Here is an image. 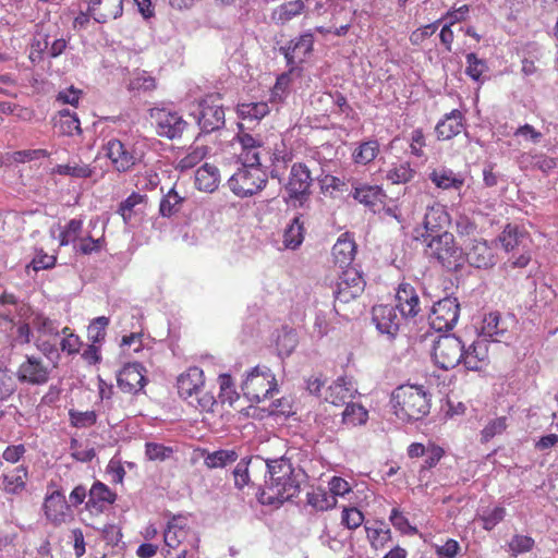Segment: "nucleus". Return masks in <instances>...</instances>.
<instances>
[{"mask_svg":"<svg viewBox=\"0 0 558 558\" xmlns=\"http://www.w3.org/2000/svg\"><path fill=\"white\" fill-rule=\"evenodd\" d=\"M56 487L48 492L44 498L43 512L46 520L53 526H60L73 520L74 513L71 505L65 499L63 492L57 487L53 482L48 484V488Z\"/></svg>","mask_w":558,"mask_h":558,"instance_id":"6e6552de","label":"nucleus"},{"mask_svg":"<svg viewBox=\"0 0 558 558\" xmlns=\"http://www.w3.org/2000/svg\"><path fill=\"white\" fill-rule=\"evenodd\" d=\"M306 497L307 504L317 511H326L337 505L335 496L322 487L313 488Z\"/></svg>","mask_w":558,"mask_h":558,"instance_id":"ea45409f","label":"nucleus"},{"mask_svg":"<svg viewBox=\"0 0 558 558\" xmlns=\"http://www.w3.org/2000/svg\"><path fill=\"white\" fill-rule=\"evenodd\" d=\"M53 172L60 175H69L72 178L87 179L94 173L93 169L85 163L74 162L73 165H57Z\"/></svg>","mask_w":558,"mask_h":558,"instance_id":"de8ad7c7","label":"nucleus"},{"mask_svg":"<svg viewBox=\"0 0 558 558\" xmlns=\"http://www.w3.org/2000/svg\"><path fill=\"white\" fill-rule=\"evenodd\" d=\"M196 118L201 130L205 133L222 128L225 125V110L220 95L211 94L204 97L198 102Z\"/></svg>","mask_w":558,"mask_h":558,"instance_id":"9b49d317","label":"nucleus"},{"mask_svg":"<svg viewBox=\"0 0 558 558\" xmlns=\"http://www.w3.org/2000/svg\"><path fill=\"white\" fill-rule=\"evenodd\" d=\"M364 529L369 546L375 551L385 549L392 541L391 530L383 521H368L364 525Z\"/></svg>","mask_w":558,"mask_h":558,"instance_id":"c85d7f7f","label":"nucleus"},{"mask_svg":"<svg viewBox=\"0 0 558 558\" xmlns=\"http://www.w3.org/2000/svg\"><path fill=\"white\" fill-rule=\"evenodd\" d=\"M312 185L313 178L308 167L303 162L293 163L284 185L289 199L302 206L312 193Z\"/></svg>","mask_w":558,"mask_h":558,"instance_id":"9d476101","label":"nucleus"},{"mask_svg":"<svg viewBox=\"0 0 558 558\" xmlns=\"http://www.w3.org/2000/svg\"><path fill=\"white\" fill-rule=\"evenodd\" d=\"M179 396L184 400L195 398L193 404L199 412H213L217 401L213 393L205 391V375L202 368L191 366L177 378Z\"/></svg>","mask_w":558,"mask_h":558,"instance_id":"20e7f679","label":"nucleus"},{"mask_svg":"<svg viewBox=\"0 0 558 558\" xmlns=\"http://www.w3.org/2000/svg\"><path fill=\"white\" fill-rule=\"evenodd\" d=\"M277 389L274 374L268 368L256 366L246 377L242 385L244 396L252 402H260L270 397Z\"/></svg>","mask_w":558,"mask_h":558,"instance_id":"0eeeda50","label":"nucleus"},{"mask_svg":"<svg viewBox=\"0 0 558 558\" xmlns=\"http://www.w3.org/2000/svg\"><path fill=\"white\" fill-rule=\"evenodd\" d=\"M110 324L109 317L99 316L94 318L87 328V338L93 343H100L105 340L107 328Z\"/></svg>","mask_w":558,"mask_h":558,"instance_id":"8fccbe9b","label":"nucleus"},{"mask_svg":"<svg viewBox=\"0 0 558 558\" xmlns=\"http://www.w3.org/2000/svg\"><path fill=\"white\" fill-rule=\"evenodd\" d=\"M352 195L359 203L371 208L383 204L386 198V193L380 186L369 184L355 186Z\"/></svg>","mask_w":558,"mask_h":558,"instance_id":"f704fd0d","label":"nucleus"},{"mask_svg":"<svg viewBox=\"0 0 558 558\" xmlns=\"http://www.w3.org/2000/svg\"><path fill=\"white\" fill-rule=\"evenodd\" d=\"M88 12L98 23H107L122 15L123 0H89Z\"/></svg>","mask_w":558,"mask_h":558,"instance_id":"bb28decb","label":"nucleus"},{"mask_svg":"<svg viewBox=\"0 0 558 558\" xmlns=\"http://www.w3.org/2000/svg\"><path fill=\"white\" fill-rule=\"evenodd\" d=\"M150 117L155 121L157 134L169 140L180 138L189 126L178 112L166 108L153 109Z\"/></svg>","mask_w":558,"mask_h":558,"instance_id":"4468645a","label":"nucleus"},{"mask_svg":"<svg viewBox=\"0 0 558 558\" xmlns=\"http://www.w3.org/2000/svg\"><path fill=\"white\" fill-rule=\"evenodd\" d=\"M535 545L534 539L527 535L515 534L509 542V550L512 556L531 551Z\"/></svg>","mask_w":558,"mask_h":558,"instance_id":"0e129e2a","label":"nucleus"},{"mask_svg":"<svg viewBox=\"0 0 558 558\" xmlns=\"http://www.w3.org/2000/svg\"><path fill=\"white\" fill-rule=\"evenodd\" d=\"M207 155V148L205 146H197L192 148L189 154L180 159L178 168L186 170L195 167Z\"/></svg>","mask_w":558,"mask_h":558,"instance_id":"338daca9","label":"nucleus"},{"mask_svg":"<svg viewBox=\"0 0 558 558\" xmlns=\"http://www.w3.org/2000/svg\"><path fill=\"white\" fill-rule=\"evenodd\" d=\"M481 330L483 336L500 342L507 332V326L498 312H492L484 316Z\"/></svg>","mask_w":558,"mask_h":558,"instance_id":"c9c22d12","label":"nucleus"},{"mask_svg":"<svg viewBox=\"0 0 558 558\" xmlns=\"http://www.w3.org/2000/svg\"><path fill=\"white\" fill-rule=\"evenodd\" d=\"M185 197L180 195L174 186L171 187L160 199V216L166 218L174 216L182 209Z\"/></svg>","mask_w":558,"mask_h":558,"instance_id":"58836bf2","label":"nucleus"},{"mask_svg":"<svg viewBox=\"0 0 558 558\" xmlns=\"http://www.w3.org/2000/svg\"><path fill=\"white\" fill-rule=\"evenodd\" d=\"M19 379L33 385H43L49 379L48 367L45 366L40 359L27 356L20 365L17 372Z\"/></svg>","mask_w":558,"mask_h":558,"instance_id":"393cba45","label":"nucleus"},{"mask_svg":"<svg viewBox=\"0 0 558 558\" xmlns=\"http://www.w3.org/2000/svg\"><path fill=\"white\" fill-rule=\"evenodd\" d=\"M218 383L220 386L219 398L221 399V402H228L229 404H232L234 401L239 399V395L234 389V383L231 375H219Z\"/></svg>","mask_w":558,"mask_h":558,"instance_id":"5fc2aeb1","label":"nucleus"},{"mask_svg":"<svg viewBox=\"0 0 558 558\" xmlns=\"http://www.w3.org/2000/svg\"><path fill=\"white\" fill-rule=\"evenodd\" d=\"M395 414L403 420H420L429 413L430 399L423 386L401 385L391 395Z\"/></svg>","mask_w":558,"mask_h":558,"instance_id":"7ed1b4c3","label":"nucleus"},{"mask_svg":"<svg viewBox=\"0 0 558 558\" xmlns=\"http://www.w3.org/2000/svg\"><path fill=\"white\" fill-rule=\"evenodd\" d=\"M234 136V144L239 145L236 154L242 166H258L269 170L271 178L280 179L288 163L292 160V151L279 136L267 137L253 135L243 130L242 124Z\"/></svg>","mask_w":558,"mask_h":558,"instance_id":"f257e3e1","label":"nucleus"},{"mask_svg":"<svg viewBox=\"0 0 558 558\" xmlns=\"http://www.w3.org/2000/svg\"><path fill=\"white\" fill-rule=\"evenodd\" d=\"M368 418L367 410L361 404L349 402L342 412V423L347 426H357L365 424Z\"/></svg>","mask_w":558,"mask_h":558,"instance_id":"37998d69","label":"nucleus"},{"mask_svg":"<svg viewBox=\"0 0 558 558\" xmlns=\"http://www.w3.org/2000/svg\"><path fill=\"white\" fill-rule=\"evenodd\" d=\"M173 453L171 447L165 446L157 442L145 444V456L149 461H165L169 459Z\"/></svg>","mask_w":558,"mask_h":558,"instance_id":"4d7b16f0","label":"nucleus"},{"mask_svg":"<svg viewBox=\"0 0 558 558\" xmlns=\"http://www.w3.org/2000/svg\"><path fill=\"white\" fill-rule=\"evenodd\" d=\"M429 180L441 190L459 191L464 184L463 177L448 168L434 169L429 173Z\"/></svg>","mask_w":558,"mask_h":558,"instance_id":"473e14b6","label":"nucleus"},{"mask_svg":"<svg viewBox=\"0 0 558 558\" xmlns=\"http://www.w3.org/2000/svg\"><path fill=\"white\" fill-rule=\"evenodd\" d=\"M69 416L71 424L77 428H86L93 426L97 421V415L95 411H76L70 410Z\"/></svg>","mask_w":558,"mask_h":558,"instance_id":"69168bd1","label":"nucleus"},{"mask_svg":"<svg viewBox=\"0 0 558 558\" xmlns=\"http://www.w3.org/2000/svg\"><path fill=\"white\" fill-rule=\"evenodd\" d=\"M439 23H440V20L414 29L409 36L410 43L413 46L423 45L426 39H428L436 33V31L438 29Z\"/></svg>","mask_w":558,"mask_h":558,"instance_id":"e2e57ef3","label":"nucleus"},{"mask_svg":"<svg viewBox=\"0 0 558 558\" xmlns=\"http://www.w3.org/2000/svg\"><path fill=\"white\" fill-rule=\"evenodd\" d=\"M364 288L365 281L356 268H343L337 281L335 298L339 302L348 303L360 296Z\"/></svg>","mask_w":558,"mask_h":558,"instance_id":"f3484780","label":"nucleus"},{"mask_svg":"<svg viewBox=\"0 0 558 558\" xmlns=\"http://www.w3.org/2000/svg\"><path fill=\"white\" fill-rule=\"evenodd\" d=\"M265 468L269 474V481L266 482V487L260 494L262 504H283L299 495L303 473L301 469L293 468L289 459L268 460Z\"/></svg>","mask_w":558,"mask_h":558,"instance_id":"f03ea898","label":"nucleus"},{"mask_svg":"<svg viewBox=\"0 0 558 558\" xmlns=\"http://www.w3.org/2000/svg\"><path fill=\"white\" fill-rule=\"evenodd\" d=\"M314 41V35L311 32H306L291 39L287 46L280 47V52L287 61L289 73L300 70L302 64L312 56Z\"/></svg>","mask_w":558,"mask_h":558,"instance_id":"f8f14e48","label":"nucleus"},{"mask_svg":"<svg viewBox=\"0 0 558 558\" xmlns=\"http://www.w3.org/2000/svg\"><path fill=\"white\" fill-rule=\"evenodd\" d=\"M157 87L156 78L144 70H134L131 74L128 88L130 90L150 92Z\"/></svg>","mask_w":558,"mask_h":558,"instance_id":"c03bdc74","label":"nucleus"},{"mask_svg":"<svg viewBox=\"0 0 558 558\" xmlns=\"http://www.w3.org/2000/svg\"><path fill=\"white\" fill-rule=\"evenodd\" d=\"M489 343L477 339L468 349L463 347L462 363L469 371L481 372L489 365Z\"/></svg>","mask_w":558,"mask_h":558,"instance_id":"4be33fe9","label":"nucleus"},{"mask_svg":"<svg viewBox=\"0 0 558 558\" xmlns=\"http://www.w3.org/2000/svg\"><path fill=\"white\" fill-rule=\"evenodd\" d=\"M304 222L301 220V216H298L292 220V222L284 231V246L292 250L299 247L304 240Z\"/></svg>","mask_w":558,"mask_h":558,"instance_id":"79ce46f5","label":"nucleus"},{"mask_svg":"<svg viewBox=\"0 0 558 558\" xmlns=\"http://www.w3.org/2000/svg\"><path fill=\"white\" fill-rule=\"evenodd\" d=\"M426 242L427 257L447 270H458L464 263V251L449 231L430 236Z\"/></svg>","mask_w":558,"mask_h":558,"instance_id":"39448f33","label":"nucleus"},{"mask_svg":"<svg viewBox=\"0 0 558 558\" xmlns=\"http://www.w3.org/2000/svg\"><path fill=\"white\" fill-rule=\"evenodd\" d=\"M33 326L37 332L44 336H59V324L44 315H36L33 319Z\"/></svg>","mask_w":558,"mask_h":558,"instance_id":"13d9d810","label":"nucleus"},{"mask_svg":"<svg viewBox=\"0 0 558 558\" xmlns=\"http://www.w3.org/2000/svg\"><path fill=\"white\" fill-rule=\"evenodd\" d=\"M56 126L62 135L73 136L82 134L81 122L77 114L71 112L69 109L59 111V120Z\"/></svg>","mask_w":558,"mask_h":558,"instance_id":"a19ab883","label":"nucleus"},{"mask_svg":"<svg viewBox=\"0 0 558 558\" xmlns=\"http://www.w3.org/2000/svg\"><path fill=\"white\" fill-rule=\"evenodd\" d=\"M305 10L303 0L287 1L276 7L271 12V20L276 24L284 25L291 20L300 16Z\"/></svg>","mask_w":558,"mask_h":558,"instance_id":"72a5a7b5","label":"nucleus"},{"mask_svg":"<svg viewBox=\"0 0 558 558\" xmlns=\"http://www.w3.org/2000/svg\"><path fill=\"white\" fill-rule=\"evenodd\" d=\"M57 264L56 254H47L43 248L36 251L32 262L27 265V269L32 268L34 271L52 269Z\"/></svg>","mask_w":558,"mask_h":558,"instance_id":"6e6d98bb","label":"nucleus"},{"mask_svg":"<svg viewBox=\"0 0 558 558\" xmlns=\"http://www.w3.org/2000/svg\"><path fill=\"white\" fill-rule=\"evenodd\" d=\"M106 156L119 172H126L142 161L143 155L118 138H111L105 146Z\"/></svg>","mask_w":558,"mask_h":558,"instance_id":"dca6fc26","label":"nucleus"},{"mask_svg":"<svg viewBox=\"0 0 558 558\" xmlns=\"http://www.w3.org/2000/svg\"><path fill=\"white\" fill-rule=\"evenodd\" d=\"M364 522L363 512L356 507H344L341 513V523L349 530H356Z\"/></svg>","mask_w":558,"mask_h":558,"instance_id":"bf43d9fd","label":"nucleus"},{"mask_svg":"<svg viewBox=\"0 0 558 558\" xmlns=\"http://www.w3.org/2000/svg\"><path fill=\"white\" fill-rule=\"evenodd\" d=\"M460 305L454 298H445L436 302L428 316L430 327L436 331L452 329L459 318Z\"/></svg>","mask_w":558,"mask_h":558,"instance_id":"2eb2a0df","label":"nucleus"},{"mask_svg":"<svg viewBox=\"0 0 558 558\" xmlns=\"http://www.w3.org/2000/svg\"><path fill=\"white\" fill-rule=\"evenodd\" d=\"M464 259L476 268H487L494 265L495 256L487 241L474 239L472 245L464 252Z\"/></svg>","mask_w":558,"mask_h":558,"instance_id":"cd10ccee","label":"nucleus"},{"mask_svg":"<svg viewBox=\"0 0 558 558\" xmlns=\"http://www.w3.org/2000/svg\"><path fill=\"white\" fill-rule=\"evenodd\" d=\"M521 236L522 234L519 232L518 227L507 225L501 234L499 235V241L502 247L507 252H510L519 245Z\"/></svg>","mask_w":558,"mask_h":558,"instance_id":"680f3d73","label":"nucleus"},{"mask_svg":"<svg viewBox=\"0 0 558 558\" xmlns=\"http://www.w3.org/2000/svg\"><path fill=\"white\" fill-rule=\"evenodd\" d=\"M117 500V494L100 481L94 482L88 490V500L85 509L92 514L102 513L110 505Z\"/></svg>","mask_w":558,"mask_h":558,"instance_id":"5701e85b","label":"nucleus"},{"mask_svg":"<svg viewBox=\"0 0 558 558\" xmlns=\"http://www.w3.org/2000/svg\"><path fill=\"white\" fill-rule=\"evenodd\" d=\"M380 145L377 140H368L360 143L352 153V160L356 165L366 166L378 156Z\"/></svg>","mask_w":558,"mask_h":558,"instance_id":"4c0bfd02","label":"nucleus"},{"mask_svg":"<svg viewBox=\"0 0 558 558\" xmlns=\"http://www.w3.org/2000/svg\"><path fill=\"white\" fill-rule=\"evenodd\" d=\"M163 541L170 549L186 548V544L193 546L196 538L190 524V518L182 514L173 515L168 521Z\"/></svg>","mask_w":558,"mask_h":558,"instance_id":"ddd939ff","label":"nucleus"},{"mask_svg":"<svg viewBox=\"0 0 558 558\" xmlns=\"http://www.w3.org/2000/svg\"><path fill=\"white\" fill-rule=\"evenodd\" d=\"M466 69L465 73L475 82H480L482 75L488 71L487 62L484 59L477 58L476 53L470 52L466 54Z\"/></svg>","mask_w":558,"mask_h":558,"instance_id":"603ef678","label":"nucleus"},{"mask_svg":"<svg viewBox=\"0 0 558 558\" xmlns=\"http://www.w3.org/2000/svg\"><path fill=\"white\" fill-rule=\"evenodd\" d=\"M356 390L350 381L341 377L333 381L326 390L325 400L333 405H343L352 401Z\"/></svg>","mask_w":558,"mask_h":558,"instance_id":"7c9ffc66","label":"nucleus"},{"mask_svg":"<svg viewBox=\"0 0 558 558\" xmlns=\"http://www.w3.org/2000/svg\"><path fill=\"white\" fill-rule=\"evenodd\" d=\"M146 368L137 362L125 364L118 374L119 388L129 393H137L146 385Z\"/></svg>","mask_w":558,"mask_h":558,"instance_id":"412c9836","label":"nucleus"},{"mask_svg":"<svg viewBox=\"0 0 558 558\" xmlns=\"http://www.w3.org/2000/svg\"><path fill=\"white\" fill-rule=\"evenodd\" d=\"M146 195L133 192L123 202L120 203L118 214L122 217L124 222H129L133 216V208L140 204L146 203Z\"/></svg>","mask_w":558,"mask_h":558,"instance_id":"864d4df0","label":"nucleus"},{"mask_svg":"<svg viewBox=\"0 0 558 558\" xmlns=\"http://www.w3.org/2000/svg\"><path fill=\"white\" fill-rule=\"evenodd\" d=\"M395 308L400 312L402 318H413L421 312V301L416 289L408 283L401 282L395 295Z\"/></svg>","mask_w":558,"mask_h":558,"instance_id":"6ab92c4d","label":"nucleus"},{"mask_svg":"<svg viewBox=\"0 0 558 558\" xmlns=\"http://www.w3.org/2000/svg\"><path fill=\"white\" fill-rule=\"evenodd\" d=\"M230 190L239 197H247L260 192L267 184L264 167L242 166L228 181Z\"/></svg>","mask_w":558,"mask_h":558,"instance_id":"423d86ee","label":"nucleus"},{"mask_svg":"<svg viewBox=\"0 0 558 558\" xmlns=\"http://www.w3.org/2000/svg\"><path fill=\"white\" fill-rule=\"evenodd\" d=\"M465 131L464 114L453 109L446 113L436 124L435 133L438 141H449Z\"/></svg>","mask_w":558,"mask_h":558,"instance_id":"b1692460","label":"nucleus"},{"mask_svg":"<svg viewBox=\"0 0 558 558\" xmlns=\"http://www.w3.org/2000/svg\"><path fill=\"white\" fill-rule=\"evenodd\" d=\"M425 234H422L424 241L430 239L435 234H439L451 225V216L447 207L440 203H434L426 207L422 221Z\"/></svg>","mask_w":558,"mask_h":558,"instance_id":"a211bd4d","label":"nucleus"},{"mask_svg":"<svg viewBox=\"0 0 558 558\" xmlns=\"http://www.w3.org/2000/svg\"><path fill=\"white\" fill-rule=\"evenodd\" d=\"M507 417L500 416L495 420H492L482 430V441L488 442L496 435H500L507 428Z\"/></svg>","mask_w":558,"mask_h":558,"instance_id":"774afa93","label":"nucleus"},{"mask_svg":"<svg viewBox=\"0 0 558 558\" xmlns=\"http://www.w3.org/2000/svg\"><path fill=\"white\" fill-rule=\"evenodd\" d=\"M331 254L340 269L352 267L356 254V244L351 233H342L333 244Z\"/></svg>","mask_w":558,"mask_h":558,"instance_id":"a878e982","label":"nucleus"},{"mask_svg":"<svg viewBox=\"0 0 558 558\" xmlns=\"http://www.w3.org/2000/svg\"><path fill=\"white\" fill-rule=\"evenodd\" d=\"M401 316H398L396 308L391 305L379 304L372 308V320L380 333L389 338L396 337L400 329Z\"/></svg>","mask_w":558,"mask_h":558,"instance_id":"aec40b11","label":"nucleus"},{"mask_svg":"<svg viewBox=\"0 0 558 558\" xmlns=\"http://www.w3.org/2000/svg\"><path fill=\"white\" fill-rule=\"evenodd\" d=\"M251 468H257L256 463H252V460L245 461L243 459L236 464L233 476L234 484L238 488L242 489L247 485H256L255 480L251 476Z\"/></svg>","mask_w":558,"mask_h":558,"instance_id":"49530a36","label":"nucleus"},{"mask_svg":"<svg viewBox=\"0 0 558 558\" xmlns=\"http://www.w3.org/2000/svg\"><path fill=\"white\" fill-rule=\"evenodd\" d=\"M238 460V453L234 450H217L208 453L204 458V463L209 469L225 468Z\"/></svg>","mask_w":558,"mask_h":558,"instance_id":"a18cd8bd","label":"nucleus"},{"mask_svg":"<svg viewBox=\"0 0 558 558\" xmlns=\"http://www.w3.org/2000/svg\"><path fill=\"white\" fill-rule=\"evenodd\" d=\"M16 389L14 375L8 368L0 367V401L7 400Z\"/></svg>","mask_w":558,"mask_h":558,"instance_id":"052dcab7","label":"nucleus"},{"mask_svg":"<svg viewBox=\"0 0 558 558\" xmlns=\"http://www.w3.org/2000/svg\"><path fill=\"white\" fill-rule=\"evenodd\" d=\"M220 182V174L217 167L210 163H204L196 170L195 186L199 191L214 192Z\"/></svg>","mask_w":558,"mask_h":558,"instance_id":"2f4dec72","label":"nucleus"},{"mask_svg":"<svg viewBox=\"0 0 558 558\" xmlns=\"http://www.w3.org/2000/svg\"><path fill=\"white\" fill-rule=\"evenodd\" d=\"M270 109L266 101L242 102L236 107V114L244 121H259L269 113Z\"/></svg>","mask_w":558,"mask_h":558,"instance_id":"e433bc0d","label":"nucleus"},{"mask_svg":"<svg viewBox=\"0 0 558 558\" xmlns=\"http://www.w3.org/2000/svg\"><path fill=\"white\" fill-rule=\"evenodd\" d=\"M28 469L21 464L2 474V488L8 495H21L27 486Z\"/></svg>","mask_w":558,"mask_h":558,"instance_id":"c756f323","label":"nucleus"},{"mask_svg":"<svg viewBox=\"0 0 558 558\" xmlns=\"http://www.w3.org/2000/svg\"><path fill=\"white\" fill-rule=\"evenodd\" d=\"M415 175V170L411 167L410 162L405 161L393 166L387 172V180L392 184H404L410 182Z\"/></svg>","mask_w":558,"mask_h":558,"instance_id":"09e8293b","label":"nucleus"},{"mask_svg":"<svg viewBox=\"0 0 558 558\" xmlns=\"http://www.w3.org/2000/svg\"><path fill=\"white\" fill-rule=\"evenodd\" d=\"M435 364L442 369H451L462 363L463 343L454 335L440 336L433 348Z\"/></svg>","mask_w":558,"mask_h":558,"instance_id":"1a4fd4ad","label":"nucleus"},{"mask_svg":"<svg viewBox=\"0 0 558 558\" xmlns=\"http://www.w3.org/2000/svg\"><path fill=\"white\" fill-rule=\"evenodd\" d=\"M83 230V221L81 219H71L59 234L60 246H66L78 240Z\"/></svg>","mask_w":558,"mask_h":558,"instance_id":"3c124183","label":"nucleus"}]
</instances>
